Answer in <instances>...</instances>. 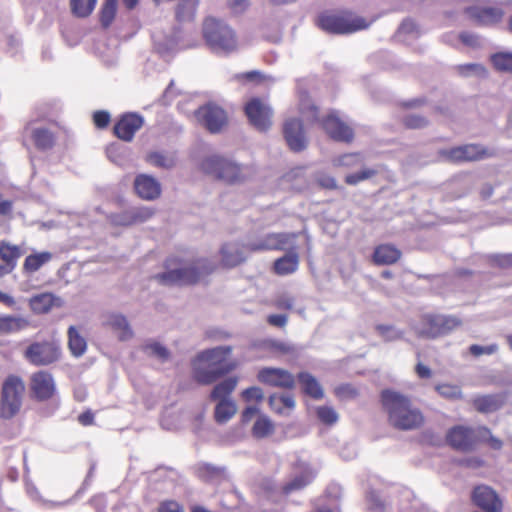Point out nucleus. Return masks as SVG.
Segmentation results:
<instances>
[{"instance_id": "f257e3e1", "label": "nucleus", "mask_w": 512, "mask_h": 512, "mask_svg": "<svg viewBox=\"0 0 512 512\" xmlns=\"http://www.w3.org/2000/svg\"><path fill=\"white\" fill-rule=\"evenodd\" d=\"M381 403L392 427L400 430H413L423 424L422 413L412 405L407 396L387 389L381 393Z\"/></svg>"}, {"instance_id": "f03ea898", "label": "nucleus", "mask_w": 512, "mask_h": 512, "mask_svg": "<svg viewBox=\"0 0 512 512\" xmlns=\"http://www.w3.org/2000/svg\"><path fill=\"white\" fill-rule=\"evenodd\" d=\"M216 263L207 258L169 259L167 271L156 276L163 284H191L212 273Z\"/></svg>"}, {"instance_id": "7ed1b4c3", "label": "nucleus", "mask_w": 512, "mask_h": 512, "mask_svg": "<svg viewBox=\"0 0 512 512\" xmlns=\"http://www.w3.org/2000/svg\"><path fill=\"white\" fill-rule=\"evenodd\" d=\"M231 351L230 346H219L199 353L192 363L195 379L201 384H211L233 370L235 364L226 363Z\"/></svg>"}, {"instance_id": "20e7f679", "label": "nucleus", "mask_w": 512, "mask_h": 512, "mask_svg": "<svg viewBox=\"0 0 512 512\" xmlns=\"http://www.w3.org/2000/svg\"><path fill=\"white\" fill-rule=\"evenodd\" d=\"M299 111L308 122L319 121L327 135L340 142H350L354 131L347 121L342 119L335 111L329 112L324 118H318V112L308 95H301Z\"/></svg>"}, {"instance_id": "39448f33", "label": "nucleus", "mask_w": 512, "mask_h": 512, "mask_svg": "<svg viewBox=\"0 0 512 512\" xmlns=\"http://www.w3.org/2000/svg\"><path fill=\"white\" fill-rule=\"evenodd\" d=\"M373 21L350 11L327 12L319 16L318 25L331 34H351L367 29Z\"/></svg>"}, {"instance_id": "423d86ee", "label": "nucleus", "mask_w": 512, "mask_h": 512, "mask_svg": "<svg viewBox=\"0 0 512 512\" xmlns=\"http://www.w3.org/2000/svg\"><path fill=\"white\" fill-rule=\"evenodd\" d=\"M203 36L209 47L216 53L228 54L238 47L235 31L228 24L216 18L205 19Z\"/></svg>"}, {"instance_id": "0eeeda50", "label": "nucleus", "mask_w": 512, "mask_h": 512, "mask_svg": "<svg viewBox=\"0 0 512 512\" xmlns=\"http://www.w3.org/2000/svg\"><path fill=\"white\" fill-rule=\"evenodd\" d=\"M200 167L204 173L230 184L242 182L247 174L245 167L216 154L206 156Z\"/></svg>"}, {"instance_id": "6e6552de", "label": "nucleus", "mask_w": 512, "mask_h": 512, "mask_svg": "<svg viewBox=\"0 0 512 512\" xmlns=\"http://www.w3.org/2000/svg\"><path fill=\"white\" fill-rule=\"evenodd\" d=\"M61 345L58 341H43L30 344L24 352L25 359L35 366H47L61 357Z\"/></svg>"}, {"instance_id": "1a4fd4ad", "label": "nucleus", "mask_w": 512, "mask_h": 512, "mask_svg": "<svg viewBox=\"0 0 512 512\" xmlns=\"http://www.w3.org/2000/svg\"><path fill=\"white\" fill-rule=\"evenodd\" d=\"M24 384L17 377H9L3 384L1 415L4 418L13 417L21 407Z\"/></svg>"}, {"instance_id": "9d476101", "label": "nucleus", "mask_w": 512, "mask_h": 512, "mask_svg": "<svg viewBox=\"0 0 512 512\" xmlns=\"http://www.w3.org/2000/svg\"><path fill=\"white\" fill-rule=\"evenodd\" d=\"M196 120L211 133L220 132L228 122L224 109L214 103L201 106L195 112Z\"/></svg>"}, {"instance_id": "9b49d317", "label": "nucleus", "mask_w": 512, "mask_h": 512, "mask_svg": "<svg viewBox=\"0 0 512 512\" xmlns=\"http://www.w3.org/2000/svg\"><path fill=\"white\" fill-rule=\"evenodd\" d=\"M245 113L250 123L260 131H266L272 124V110L262 99L252 98L248 101Z\"/></svg>"}, {"instance_id": "f8f14e48", "label": "nucleus", "mask_w": 512, "mask_h": 512, "mask_svg": "<svg viewBox=\"0 0 512 512\" xmlns=\"http://www.w3.org/2000/svg\"><path fill=\"white\" fill-rule=\"evenodd\" d=\"M295 237V234L288 233L267 234L256 241L249 242L248 248L250 252L293 248Z\"/></svg>"}, {"instance_id": "ddd939ff", "label": "nucleus", "mask_w": 512, "mask_h": 512, "mask_svg": "<svg viewBox=\"0 0 512 512\" xmlns=\"http://www.w3.org/2000/svg\"><path fill=\"white\" fill-rule=\"evenodd\" d=\"M259 382L279 388H292L295 384L294 376L285 369L264 367L258 371Z\"/></svg>"}, {"instance_id": "4468645a", "label": "nucleus", "mask_w": 512, "mask_h": 512, "mask_svg": "<svg viewBox=\"0 0 512 512\" xmlns=\"http://www.w3.org/2000/svg\"><path fill=\"white\" fill-rule=\"evenodd\" d=\"M283 133L287 145L293 151H302L308 145V138L304 132L302 122L296 118H289L283 126Z\"/></svg>"}, {"instance_id": "2eb2a0df", "label": "nucleus", "mask_w": 512, "mask_h": 512, "mask_svg": "<svg viewBox=\"0 0 512 512\" xmlns=\"http://www.w3.org/2000/svg\"><path fill=\"white\" fill-rule=\"evenodd\" d=\"M134 190L138 197L153 201L160 197L162 187L160 182L151 175L139 174L134 180Z\"/></svg>"}, {"instance_id": "dca6fc26", "label": "nucleus", "mask_w": 512, "mask_h": 512, "mask_svg": "<svg viewBox=\"0 0 512 512\" xmlns=\"http://www.w3.org/2000/svg\"><path fill=\"white\" fill-rule=\"evenodd\" d=\"M473 502L487 512H500L502 502L497 493L488 486L482 485L474 489L472 494Z\"/></svg>"}, {"instance_id": "f3484780", "label": "nucleus", "mask_w": 512, "mask_h": 512, "mask_svg": "<svg viewBox=\"0 0 512 512\" xmlns=\"http://www.w3.org/2000/svg\"><path fill=\"white\" fill-rule=\"evenodd\" d=\"M248 251V244L245 246L235 242L226 243L220 249V265L224 268H233L246 260Z\"/></svg>"}, {"instance_id": "a211bd4d", "label": "nucleus", "mask_w": 512, "mask_h": 512, "mask_svg": "<svg viewBox=\"0 0 512 512\" xmlns=\"http://www.w3.org/2000/svg\"><path fill=\"white\" fill-rule=\"evenodd\" d=\"M31 390L39 400L51 398L56 390L52 375L46 371L34 373L31 377Z\"/></svg>"}, {"instance_id": "6ab92c4d", "label": "nucleus", "mask_w": 512, "mask_h": 512, "mask_svg": "<svg viewBox=\"0 0 512 512\" xmlns=\"http://www.w3.org/2000/svg\"><path fill=\"white\" fill-rule=\"evenodd\" d=\"M103 325L112 330L121 341H128L133 337L132 328L127 318L121 313H106L103 316Z\"/></svg>"}, {"instance_id": "aec40b11", "label": "nucleus", "mask_w": 512, "mask_h": 512, "mask_svg": "<svg viewBox=\"0 0 512 512\" xmlns=\"http://www.w3.org/2000/svg\"><path fill=\"white\" fill-rule=\"evenodd\" d=\"M449 443L461 450H468L472 448L478 439V429L474 430L465 426H456L448 433Z\"/></svg>"}, {"instance_id": "412c9836", "label": "nucleus", "mask_w": 512, "mask_h": 512, "mask_svg": "<svg viewBox=\"0 0 512 512\" xmlns=\"http://www.w3.org/2000/svg\"><path fill=\"white\" fill-rule=\"evenodd\" d=\"M445 154L451 161H475L489 156L485 148L476 144L455 147L445 152Z\"/></svg>"}, {"instance_id": "4be33fe9", "label": "nucleus", "mask_w": 512, "mask_h": 512, "mask_svg": "<svg viewBox=\"0 0 512 512\" xmlns=\"http://www.w3.org/2000/svg\"><path fill=\"white\" fill-rule=\"evenodd\" d=\"M143 125V118L135 113H128L121 117L114 127L117 137L124 141H131L136 131Z\"/></svg>"}, {"instance_id": "5701e85b", "label": "nucleus", "mask_w": 512, "mask_h": 512, "mask_svg": "<svg viewBox=\"0 0 512 512\" xmlns=\"http://www.w3.org/2000/svg\"><path fill=\"white\" fill-rule=\"evenodd\" d=\"M316 471L304 461H299L295 467L294 478L283 487L286 494L302 489L314 478Z\"/></svg>"}, {"instance_id": "b1692460", "label": "nucleus", "mask_w": 512, "mask_h": 512, "mask_svg": "<svg viewBox=\"0 0 512 512\" xmlns=\"http://www.w3.org/2000/svg\"><path fill=\"white\" fill-rule=\"evenodd\" d=\"M469 17L483 25H492L500 22L504 11L499 7H470L467 9Z\"/></svg>"}, {"instance_id": "393cba45", "label": "nucleus", "mask_w": 512, "mask_h": 512, "mask_svg": "<svg viewBox=\"0 0 512 512\" xmlns=\"http://www.w3.org/2000/svg\"><path fill=\"white\" fill-rule=\"evenodd\" d=\"M414 332L424 338L439 337L438 315L425 314L412 325Z\"/></svg>"}, {"instance_id": "a878e982", "label": "nucleus", "mask_w": 512, "mask_h": 512, "mask_svg": "<svg viewBox=\"0 0 512 512\" xmlns=\"http://www.w3.org/2000/svg\"><path fill=\"white\" fill-rule=\"evenodd\" d=\"M292 251L274 262V272L280 276L294 273L299 266V256L293 244Z\"/></svg>"}, {"instance_id": "bb28decb", "label": "nucleus", "mask_w": 512, "mask_h": 512, "mask_svg": "<svg viewBox=\"0 0 512 512\" xmlns=\"http://www.w3.org/2000/svg\"><path fill=\"white\" fill-rule=\"evenodd\" d=\"M269 406L275 413L288 416L294 410L295 399L290 394H273L269 397Z\"/></svg>"}, {"instance_id": "cd10ccee", "label": "nucleus", "mask_w": 512, "mask_h": 512, "mask_svg": "<svg viewBox=\"0 0 512 512\" xmlns=\"http://www.w3.org/2000/svg\"><path fill=\"white\" fill-rule=\"evenodd\" d=\"M299 383L305 394L314 399H321L324 396V391L318 380L309 373L303 372L298 376Z\"/></svg>"}, {"instance_id": "c85d7f7f", "label": "nucleus", "mask_w": 512, "mask_h": 512, "mask_svg": "<svg viewBox=\"0 0 512 512\" xmlns=\"http://www.w3.org/2000/svg\"><path fill=\"white\" fill-rule=\"evenodd\" d=\"M68 348L74 357H81L87 349L86 339L75 326H70L67 331Z\"/></svg>"}, {"instance_id": "c756f323", "label": "nucleus", "mask_w": 512, "mask_h": 512, "mask_svg": "<svg viewBox=\"0 0 512 512\" xmlns=\"http://www.w3.org/2000/svg\"><path fill=\"white\" fill-rule=\"evenodd\" d=\"M454 72L463 78H486L487 68L481 63H465L454 66Z\"/></svg>"}, {"instance_id": "7c9ffc66", "label": "nucleus", "mask_w": 512, "mask_h": 512, "mask_svg": "<svg viewBox=\"0 0 512 512\" xmlns=\"http://www.w3.org/2000/svg\"><path fill=\"white\" fill-rule=\"evenodd\" d=\"M504 403V397L501 395H485L475 398V408L484 413L499 409Z\"/></svg>"}, {"instance_id": "2f4dec72", "label": "nucleus", "mask_w": 512, "mask_h": 512, "mask_svg": "<svg viewBox=\"0 0 512 512\" xmlns=\"http://www.w3.org/2000/svg\"><path fill=\"white\" fill-rule=\"evenodd\" d=\"M400 251L392 245H380L374 252L377 264H392L400 258Z\"/></svg>"}, {"instance_id": "473e14b6", "label": "nucleus", "mask_w": 512, "mask_h": 512, "mask_svg": "<svg viewBox=\"0 0 512 512\" xmlns=\"http://www.w3.org/2000/svg\"><path fill=\"white\" fill-rule=\"evenodd\" d=\"M238 384L237 377H229L217 384L211 392L213 400L222 401L229 400V395L233 392Z\"/></svg>"}, {"instance_id": "72a5a7b5", "label": "nucleus", "mask_w": 512, "mask_h": 512, "mask_svg": "<svg viewBox=\"0 0 512 512\" xmlns=\"http://www.w3.org/2000/svg\"><path fill=\"white\" fill-rule=\"evenodd\" d=\"M275 426L271 419L264 415L259 414L252 427V435L255 438L262 439L274 433Z\"/></svg>"}, {"instance_id": "f704fd0d", "label": "nucleus", "mask_w": 512, "mask_h": 512, "mask_svg": "<svg viewBox=\"0 0 512 512\" xmlns=\"http://www.w3.org/2000/svg\"><path fill=\"white\" fill-rule=\"evenodd\" d=\"M59 299L51 293H42L30 299V307L35 313H46Z\"/></svg>"}, {"instance_id": "c9c22d12", "label": "nucleus", "mask_w": 512, "mask_h": 512, "mask_svg": "<svg viewBox=\"0 0 512 512\" xmlns=\"http://www.w3.org/2000/svg\"><path fill=\"white\" fill-rule=\"evenodd\" d=\"M51 259L52 254L47 251L31 254L26 257L23 264V270L26 273H34Z\"/></svg>"}, {"instance_id": "e433bc0d", "label": "nucleus", "mask_w": 512, "mask_h": 512, "mask_svg": "<svg viewBox=\"0 0 512 512\" xmlns=\"http://www.w3.org/2000/svg\"><path fill=\"white\" fill-rule=\"evenodd\" d=\"M493 68L501 73H512V51H499L490 55Z\"/></svg>"}, {"instance_id": "4c0bfd02", "label": "nucleus", "mask_w": 512, "mask_h": 512, "mask_svg": "<svg viewBox=\"0 0 512 512\" xmlns=\"http://www.w3.org/2000/svg\"><path fill=\"white\" fill-rule=\"evenodd\" d=\"M362 162L363 157L360 153H345L331 159L332 167L341 169H351L359 166Z\"/></svg>"}, {"instance_id": "58836bf2", "label": "nucleus", "mask_w": 512, "mask_h": 512, "mask_svg": "<svg viewBox=\"0 0 512 512\" xmlns=\"http://www.w3.org/2000/svg\"><path fill=\"white\" fill-rule=\"evenodd\" d=\"M457 41H461L465 46L472 49L480 48L482 45L481 39L477 35L469 32H463L459 35L449 34L445 36V42L452 46H456Z\"/></svg>"}, {"instance_id": "ea45409f", "label": "nucleus", "mask_w": 512, "mask_h": 512, "mask_svg": "<svg viewBox=\"0 0 512 512\" xmlns=\"http://www.w3.org/2000/svg\"><path fill=\"white\" fill-rule=\"evenodd\" d=\"M236 411V404L231 399L218 401L215 408V419L218 423H225L235 415Z\"/></svg>"}, {"instance_id": "a19ab883", "label": "nucleus", "mask_w": 512, "mask_h": 512, "mask_svg": "<svg viewBox=\"0 0 512 512\" xmlns=\"http://www.w3.org/2000/svg\"><path fill=\"white\" fill-rule=\"evenodd\" d=\"M28 321L22 317L3 316L0 317V331L3 333H12L25 329Z\"/></svg>"}, {"instance_id": "79ce46f5", "label": "nucleus", "mask_w": 512, "mask_h": 512, "mask_svg": "<svg viewBox=\"0 0 512 512\" xmlns=\"http://www.w3.org/2000/svg\"><path fill=\"white\" fill-rule=\"evenodd\" d=\"M21 256L20 247L11 245L7 242H2L0 245V257L11 269L14 268L16 260Z\"/></svg>"}, {"instance_id": "37998d69", "label": "nucleus", "mask_w": 512, "mask_h": 512, "mask_svg": "<svg viewBox=\"0 0 512 512\" xmlns=\"http://www.w3.org/2000/svg\"><path fill=\"white\" fill-rule=\"evenodd\" d=\"M146 160L149 164L169 169L175 165V157L172 154H165L161 152H151L147 155Z\"/></svg>"}, {"instance_id": "c03bdc74", "label": "nucleus", "mask_w": 512, "mask_h": 512, "mask_svg": "<svg viewBox=\"0 0 512 512\" xmlns=\"http://www.w3.org/2000/svg\"><path fill=\"white\" fill-rule=\"evenodd\" d=\"M461 324V320L456 316L438 315L439 337L454 331Z\"/></svg>"}, {"instance_id": "a18cd8bd", "label": "nucleus", "mask_w": 512, "mask_h": 512, "mask_svg": "<svg viewBox=\"0 0 512 512\" xmlns=\"http://www.w3.org/2000/svg\"><path fill=\"white\" fill-rule=\"evenodd\" d=\"M32 137L35 145L40 149H48L54 143L52 133L45 128H35L32 130Z\"/></svg>"}, {"instance_id": "49530a36", "label": "nucleus", "mask_w": 512, "mask_h": 512, "mask_svg": "<svg viewBox=\"0 0 512 512\" xmlns=\"http://www.w3.org/2000/svg\"><path fill=\"white\" fill-rule=\"evenodd\" d=\"M97 0H70L71 10L77 17H87L94 10Z\"/></svg>"}, {"instance_id": "de8ad7c7", "label": "nucleus", "mask_w": 512, "mask_h": 512, "mask_svg": "<svg viewBox=\"0 0 512 512\" xmlns=\"http://www.w3.org/2000/svg\"><path fill=\"white\" fill-rule=\"evenodd\" d=\"M264 348L267 349L273 355H288L295 351L294 347L289 343L276 341V340H265L263 342Z\"/></svg>"}, {"instance_id": "09e8293b", "label": "nucleus", "mask_w": 512, "mask_h": 512, "mask_svg": "<svg viewBox=\"0 0 512 512\" xmlns=\"http://www.w3.org/2000/svg\"><path fill=\"white\" fill-rule=\"evenodd\" d=\"M130 211L133 225L144 223L155 215V209L149 206L132 207Z\"/></svg>"}, {"instance_id": "8fccbe9b", "label": "nucleus", "mask_w": 512, "mask_h": 512, "mask_svg": "<svg viewBox=\"0 0 512 512\" xmlns=\"http://www.w3.org/2000/svg\"><path fill=\"white\" fill-rule=\"evenodd\" d=\"M118 0H105L101 8L100 21L104 27H108L114 20L117 11Z\"/></svg>"}, {"instance_id": "3c124183", "label": "nucleus", "mask_w": 512, "mask_h": 512, "mask_svg": "<svg viewBox=\"0 0 512 512\" xmlns=\"http://www.w3.org/2000/svg\"><path fill=\"white\" fill-rule=\"evenodd\" d=\"M438 394L448 400H458L462 398L461 388L457 385L442 383L435 386Z\"/></svg>"}, {"instance_id": "603ef678", "label": "nucleus", "mask_w": 512, "mask_h": 512, "mask_svg": "<svg viewBox=\"0 0 512 512\" xmlns=\"http://www.w3.org/2000/svg\"><path fill=\"white\" fill-rule=\"evenodd\" d=\"M318 419L327 425L335 424L338 421L337 412L330 406H319L316 409Z\"/></svg>"}, {"instance_id": "864d4df0", "label": "nucleus", "mask_w": 512, "mask_h": 512, "mask_svg": "<svg viewBox=\"0 0 512 512\" xmlns=\"http://www.w3.org/2000/svg\"><path fill=\"white\" fill-rule=\"evenodd\" d=\"M376 331L386 341H395L403 337V332L394 326L378 325Z\"/></svg>"}, {"instance_id": "5fc2aeb1", "label": "nucleus", "mask_w": 512, "mask_h": 512, "mask_svg": "<svg viewBox=\"0 0 512 512\" xmlns=\"http://www.w3.org/2000/svg\"><path fill=\"white\" fill-rule=\"evenodd\" d=\"M375 175L373 169L365 168L357 173L348 174L345 177V182L348 185H357L358 183L367 180Z\"/></svg>"}, {"instance_id": "6e6d98bb", "label": "nucleus", "mask_w": 512, "mask_h": 512, "mask_svg": "<svg viewBox=\"0 0 512 512\" xmlns=\"http://www.w3.org/2000/svg\"><path fill=\"white\" fill-rule=\"evenodd\" d=\"M145 351L147 354L158 358L159 360L165 361L169 357L168 350L159 343H149L145 346Z\"/></svg>"}, {"instance_id": "4d7b16f0", "label": "nucleus", "mask_w": 512, "mask_h": 512, "mask_svg": "<svg viewBox=\"0 0 512 512\" xmlns=\"http://www.w3.org/2000/svg\"><path fill=\"white\" fill-rule=\"evenodd\" d=\"M241 396L245 402H261L264 392L260 387L252 386L242 391Z\"/></svg>"}, {"instance_id": "13d9d810", "label": "nucleus", "mask_w": 512, "mask_h": 512, "mask_svg": "<svg viewBox=\"0 0 512 512\" xmlns=\"http://www.w3.org/2000/svg\"><path fill=\"white\" fill-rule=\"evenodd\" d=\"M499 350V346L496 343L489 344L486 346L482 345H471L469 351L472 355L478 357L481 355H492L495 354Z\"/></svg>"}, {"instance_id": "bf43d9fd", "label": "nucleus", "mask_w": 512, "mask_h": 512, "mask_svg": "<svg viewBox=\"0 0 512 512\" xmlns=\"http://www.w3.org/2000/svg\"><path fill=\"white\" fill-rule=\"evenodd\" d=\"M250 6V0H228L227 7L234 15L245 13Z\"/></svg>"}, {"instance_id": "052dcab7", "label": "nucleus", "mask_w": 512, "mask_h": 512, "mask_svg": "<svg viewBox=\"0 0 512 512\" xmlns=\"http://www.w3.org/2000/svg\"><path fill=\"white\" fill-rule=\"evenodd\" d=\"M478 438H481L483 440H488L490 446L493 449H501L502 448V441L498 438H495L491 435L490 431L484 427L478 428Z\"/></svg>"}, {"instance_id": "680f3d73", "label": "nucleus", "mask_w": 512, "mask_h": 512, "mask_svg": "<svg viewBox=\"0 0 512 512\" xmlns=\"http://www.w3.org/2000/svg\"><path fill=\"white\" fill-rule=\"evenodd\" d=\"M131 211L130 209H127L125 211H122L118 214H114L111 216V222L114 225L119 226H130L133 225L132 219H131Z\"/></svg>"}, {"instance_id": "e2e57ef3", "label": "nucleus", "mask_w": 512, "mask_h": 512, "mask_svg": "<svg viewBox=\"0 0 512 512\" xmlns=\"http://www.w3.org/2000/svg\"><path fill=\"white\" fill-rule=\"evenodd\" d=\"M275 303L279 309L292 310L294 307V297L289 293H281L278 295Z\"/></svg>"}, {"instance_id": "0e129e2a", "label": "nucleus", "mask_w": 512, "mask_h": 512, "mask_svg": "<svg viewBox=\"0 0 512 512\" xmlns=\"http://www.w3.org/2000/svg\"><path fill=\"white\" fill-rule=\"evenodd\" d=\"M316 181L323 188L335 189L337 187L335 178L328 174H318L316 177Z\"/></svg>"}, {"instance_id": "69168bd1", "label": "nucleus", "mask_w": 512, "mask_h": 512, "mask_svg": "<svg viewBox=\"0 0 512 512\" xmlns=\"http://www.w3.org/2000/svg\"><path fill=\"white\" fill-rule=\"evenodd\" d=\"M418 33L417 31V25L414 21L408 19L402 22L398 29L399 36L401 35H416Z\"/></svg>"}, {"instance_id": "338daca9", "label": "nucleus", "mask_w": 512, "mask_h": 512, "mask_svg": "<svg viewBox=\"0 0 512 512\" xmlns=\"http://www.w3.org/2000/svg\"><path fill=\"white\" fill-rule=\"evenodd\" d=\"M93 120L97 127L104 128L109 123L110 115L106 111H97L94 113Z\"/></svg>"}, {"instance_id": "774afa93", "label": "nucleus", "mask_w": 512, "mask_h": 512, "mask_svg": "<svg viewBox=\"0 0 512 512\" xmlns=\"http://www.w3.org/2000/svg\"><path fill=\"white\" fill-rule=\"evenodd\" d=\"M159 512H184V509L177 502L167 501L161 504Z\"/></svg>"}]
</instances>
